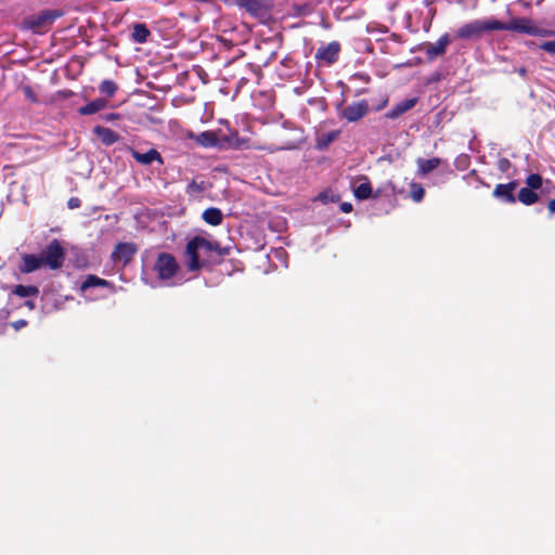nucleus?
Instances as JSON below:
<instances>
[{
	"label": "nucleus",
	"instance_id": "nucleus-5",
	"mask_svg": "<svg viewBox=\"0 0 555 555\" xmlns=\"http://www.w3.org/2000/svg\"><path fill=\"white\" fill-rule=\"evenodd\" d=\"M179 263L173 255L169 253H159L154 263V270L159 280L166 281L176 276L179 271Z\"/></svg>",
	"mask_w": 555,
	"mask_h": 555
},
{
	"label": "nucleus",
	"instance_id": "nucleus-31",
	"mask_svg": "<svg viewBox=\"0 0 555 555\" xmlns=\"http://www.w3.org/2000/svg\"><path fill=\"white\" fill-rule=\"evenodd\" d=\"M205 189L206 185L204 181L197 182L196 180H192L186 186V193L189 195H196L204 192Z\"/></svg>",
	"mask_w": 555,
	"mask_h": 555
},
{
	"label": "nucleus",
	"instance_id": "nucleus-35",
	"mask_svg": "<svg viewBox=\"0 0 555 555\" xmlns=\"http://www.w3.org/2000/svg\"><path fill=\"white\" fill-rule=\"evenodd\" d=\"M534 31L535 33H532V36L548 37L555 35V31L539 27L537 25H534Z\"/></svg>",
	"mask_w": 555,
	"mask_h": 555
},
{
	"label": "nucleus",
	"instance_id": "nucleus-4",
	"mask_svg": "<svg viewBox=\"0 0 555 555\" xmlns=\"http://www.w3.org/2000/svg\"><path fill=\"white\" fill-rule=\"evenodd\" d=\"M198 245H201L199 253L201 264H203V269L210 267L211 264L216 263L219 258L229 254L228 248H223L219 245L218 242L208 241L203 236H199Z\"/></svg>",
	"mask_w": 555,
	"mask_h": 555
},
{
	"label": "nucleus",
	"instance_id": "nucleus-7",
	"mask_svg": "<svg viewBox=\"0 0 555 555\" xmlns=\"http://www.w3.org/2000/svg\"><path fill=\"white\" fill-rule=\"evenodd\" d=\"M451 42V37L448 33L439 37L436 42H425L420 50L425 54L428 61H434L438 56L446 53L448 44Z\"/></svg>",
	"mask_w": 555,
	"mask_h": 555
},
{
	"label": "nucleus",
	"instance_id": "nucleus-3",
	"mask_svg": "<svg viewBox=\"0 0 555 555\" xmlns=\"http://www.w3.org/2000/svg\"><path fill=\"white\" fill-rule=\"evenodd\" d=\"M42 263L50 270H59L63 267L66 251L60 241L53 238L40 253Z\"/></svg>",
	"mask_w": 555,
	"mask_h": 555
},
{
	"label": "nucleus",
	"instance_id": "nucleus-36",
	"mask_svg": "<svg viewBox=\"0 0 555 555\" xmlns=\"http://www.w3.org/2000/svg\"><path fill=\"white\" fill-rule=\"evenodd\" d=\"M511 167L512 163L509 162V159L502 157L498 160V169L501 172H507L511 169Z\"/></svg>",
	"mask_w": 555,
	"mask_h": 555
},
{
	"label": "nucleus",
	"instance_id": "nucleus-44",
	"mask_svg": "<svg viewBox=\"0 0 555 555\" xmlns=\"http://www.w3.org/2000/svg\"><path fill=\"white\" fill-rule=\"evenodd\" d=\"M25 306L28 307L29 309H34L35 308V302L33 300H26L25 301Z\"/></svg>",
	"mask_w": 555,
	"mask_h": 555
},
{
	"label": "nucleus",
	"instance_id": "nucleus-34",
	"mask_svg": "<svg viewBox=\"0 0 555 555\" xmlns=\"http://www.w3.org/2000/svg\"><path fill=\"white\" fill-rule=\"evenodd\" d=\"M539 49L545 51L551 55H555V40L544 41L539 46Z\"/></svg>",
	"mask_w": 555,
	"mask_h": 555
},
{
	"label": "nucleus",
	"instance_id": "nucleus-1",
	"mask_svg": "<svg viewBox=\"0 0 555 555\" xmlns=\"http://www.w3.org/2000/svg\"><path fill=\"white\" fill-rule=\"evenodd\" d=\"M63 15V11L59 9L42 10L38 14L26 16L21 24V29L43 35L48 33L54 22Z\"/></svg>",
	"mask_w": 555,
	"mask_h": 555
},
{
	"label": "nucleus",
	"instance_id": "nucleus-26",
	"mask_svg": "<svg viewBox=\"0 0 555 555\" xmlns=\"http://www.w3.org/2000/svg\"><path fill=\"white\" fill-rule=\"evenodd\" d=\"M517 199L524 205L529 206L538 202L539 195L531 189L521 188L518 192V195L516 196V201Z\"/></svg>",
	"mask_w": 555,
	"mask_h": 555
},
{
	"label": "nucleus",
	"instance_id": "nucleus-40",
	"mask_svg": "<svg viewBox=\"0 0 555 555\" xmlns=\"http://www.w3.org/2000/svg\"><path fill=\"white\" fill-rule=\"evenodd\" d=\"M81 205V202L78 197H70L67 202V206L70 209L79 208Z\"/></svg>",
	"mask_w": 555,
	"mask_h": 555
},
{
	"label": "nucleus",
	"instance_id": "nucleus-29",
	"mask_svg": "<svg viewBox=\"0 0 555 555\" xmlns=\"http://www.w3.org/2000/svg\"><path fill=\"white\" fill-rule=\"evenodd\" d=\"M526 188L537 191L542 188L543 179L539 173H530L526 179Z\"/></svg>",
	"mask_w": 555,
	"mask_h": 555
},
{
	"label": "nucleus",
	"instance_id": "nucleus-30",
	"mask_svg": "<svg viewBox=\"0 0 555 555\" xmlns=\"http://www.w3.org/2000/svg\"><path fill=\"white\" fill-rule=\"evenodd\" d=\"M424 195H425V190L422 186V184L412 182L411 183V198L415 203H420L424 198Z\"/></svg>",
	"mask_w": 555,
	"mask_h": 555
},
{
	"label": "nucleus",
	"instance_id": "nucleus-9",
	"mask_svg": "<svg viewBox=\"0 0 555 555\" xmlns=\"http://www.w3.org/2000/svg\"><path fill=\"white\" fill-rule=\"evenodd\" d=\"M137 251L138 246L134 243H118L114 247L111 258L115 263H121L125 267L132 260Z\"/></svg>",
	"mask_w": 555,
	"mask_h": 555
},
{
	"label": "nucleus",
	"instance_id": "nucleus-18",
	"mask_svg": "<svg viewBox=\"0 0 555 555\" xmlns=\"http://www.w3.org/2000/svg\"><path fill=\"white\" fill-rule=\"evenodd\" d=\"M95 287H108L111 289H114V285L109 281L92 274L86 278V280L82 282L80 286V289L81 292H88L90 288Z\"/></svg>",
	"mask_w": 555,
	"mask_h": 555
},
{
	"label": "nucleus",
	"instance_id": "nucleus-2",
	"mask_svg": "<svg viewBox=\"0 0 555 555\" xmlns=\"http://www.w3.org/2000/svg\"><path fill=\"white\" fill-rule=\"evenodd\" d=\"M500 27L498 20H474L457 28L455 38L463 40H478L486 33L498 30Z\"/></svg>",
	"mask_w": 555,
	"mask_h": 555
},
{
	"label": "nucleus",
	"instance_id": "nucleus-6",
	"mask_svg": "<svg viewBox=\"0 0 555 555\" xmlns=\"http://www.w3.org/2000/svg\"><path fill=\"white\" fill-rule=\"evenodd\" d=\"M199 236L191 238L185 246L184 250V264L190 272H198L203 269L201 264Z\"/></svg>",
	"mask_w": 555,
	"mask_h": 555
},
{
	"label": "nucleus",
	"instance_id": "nucleus-14",
	"mask_svg": "<svg viewBox=\"0 0 555 555\" xmlns=\"http://www.w3.org/2000/svg\"><path fill=\"white\" fill-rule=\"evenodd\" d=\"M132 158L141 165H151L154 162L163 165L164 160L160 153L156 149H150L146 152H140L138 150H131Z\"/></svg>",
	"mask_w": 555,
	"mask_h": 555
},
{
	"label": "nucleus",
	"instance_id": "nucleus-20",
	"mask_svg": "<svg viewBox=\"0 0 555 555\" xmlns=\"http://www.w3.org/2000/svg\"><path fill=\"white\" fill-rule=\"evenodd\" d=\"M106 104H107V100L102 99V98H96V99L92 100L91 102H89L88 104L80 106L78 108V113L82 116H89V115L95 114V113L100 112L101 109H103L106 106Z\"/></svg>",
	"mask_w": 555,
	"mask_h": 555
},
{
	"label": "nucleus",
	"instance_id": "nucleus-19",
	"mask_svg": "<svg viewBox=\"0 0 555 555\" xmlns=\"http://www.w3.org/2000/svg\"><path fill=\"white\" fill-rule=\"evenodd\" d=\"M233 2L253 16H259L264 10L260 0H233Z\"/></svg>",
	"mask_w": 555,
	"mask_h": 555
},
{
	"label": "nucleus",
	"instance_id": "nucleus-27",
	"mask_svg": "<svg viewBox=\"0 0 555 555\" xmlns=\"http://www.w3.org/2000/svg\"><path fill=\"white\" fill-rule=\"evenodd\" d=\"M338 134L339 131L336 130L322 133L317 141V147L319 150L327 147L333 141H335L338 138Z\"/></svg>",
	"mask_w": 555,
	"mask_h": 555
},
{
	"label": "nucleus",
	"instance_id": "nucleus-17",
	"mask_svg": "<svg viewBox=\"0 0 555 555\" xmlns=\"http://www.w3.org/2000/svg\"><path fill=\"white\" fill-rule=\"evenodd\" d=\"M417 101H418L417 98H411V99H405V100L397 103L396 105L392 106L391 109H389L386 113V117L389 118V119H397V118H399L405 112H408L411 108H413L416 105Z\"/></svg>",
	"mask_w": 555,
	"mask_h": 555
},
{
	"label": "nucleus",
	"instance_id": "nucleus-21",
	"mask_svg": "<svg viewBox=\"0 0 555 555\" xmlns=\"http://www.w3.org/2000/svg\"><path fill=\"white\" fill-rule=\"evenodd\" d=\"M151 36V31L144 23H135L131 34V40L135 43H145Z\"/></svg>",
	"mask_w": 555,
	"mask_h": 555
},
{
	"label": "nucleus",
	"instance_id": "nucleus-8",
	"mask_svg": "<svg viewBox=\"0 0 555 555\" xmlns=\"http://www.w3.org/2000/svg\"><path fill=\"white\" fill-rule=\"evenodd\" d=\"M500 27L498 30H509L518 34H526L532 36L534 31L535 23L528 17H516L511 20L508 23L499 21Z\"/></svg>",
	"mask_w": 555,
	"mask_h": 555
},
{
	"label": "nucleus",
	"instance_id": "nucleus-15",
	"mask_svg": "<svg viewBox=\"0 0 555 555\" xmlns=\"http://www.w3.org/2000/svg\"><path fill=\"white\" fill-rule=\"evenodd\" d=\"M42 259L40 255L35 254H24L22 256V262L18 267V270L23 274H28L35 272L41 268H43Z\"/></svg>",
	"mask_w": 555,
	"mask_h": 555
},
{
	"label": "nucleus",
	"instance_id": "nucleus-11",
	"mask_svg": "<svg viewBox=\"0 0 555 555\" xmlns=\"http://www.w3.org/2000/svg\"><path fill=\"white\" fill-rule=\"evenodd\" d=\"M197 143L204 147H224L232 144V138L225 134L218 137L212 131H204L197 135Z\"/></svg>",
	"mask_w": 555,
	"mask_h": 555
},
{
	"label": "nucleus",
	"instance_id": "nucleus-32",
	"mask_svg": "<svg viewBox=\"0 0 555 555\" xmlns=\"http://www.w3.org/2000/svg\"><path fill=\"white\" fill-rule=\"evenodd\" d=\"M470 164V158L467 154H460L454 159V166L457 170H466Z\"/></svg>",
	"mask_w": 555,
	"mask_h": 555
},
{
	"label": "nucleus",
	"instance_id": "nucleus-39",
	"mask_svg": "<svg viewBox=\"0 0 555 555\" xmlns=\"http://www.w3.org/2000/svg\"><path fill=\"white\" fill-rule=\"evenodd\" d=\"M100 118L105 121V122H113L117 119L120 118V115L117 114V113H106V114H102L100 115Z\"/></svg>",
	"mask_w": 555,
	"mask_h": 555
},
{
	"label": "nucleus",
	"instance_id": "nucleus-12",
	"mask_svg": "<svg viewBox=\"0 0 555 555\" xmlns=\"http://www.w3.org/2000/svg\"><path fill=\"white\" fill-rule=\"evenodd\" d=\"M369 112V103L366 100H361L347 105L343 112L341 117L349 122H356L363 118Z\"/></svg>",
	"mask_w": 555,
	"mask_h": 555
},
{
	"label": "nucleus",
	"instance_id": "nucleus-38",
	"mask_svg": "<svg viewBox=\"0 0 555 555\" xmlns=\"http://www.w3.org/2000/svg\"><path fill=\"white\" fill-rule=\"evenodd\" d=\"M351 79L352 80H360L364 83H369L371 81V77L369 74L364 73V72H358V73H354L352 76H351Z\"/></svg>",
	"mask_w": 555,
	"mask_h": 555
},
{
	"label": "nucleus",
	"instance_id": "nucleus-10",
	"mask_svg": "<svg viewBox=\"0 0 555 555\" xmlns=\"http://www.w3.org/2000/svg\"><path fill=\"white\" fill-rule=\"evenodd\" d=\"M340 43L338 41H332L326 46L318 48L315 53V60L326 65H333L339 59Z\"/></svg>",
	"mask_w": 555,
	"mask_h": 555
},
{
	"label": "nucleus",
	"instance_id": "nucleus-22",
	"mask_svg": "<svg viewBox=\"0 0 555 555\" xmlns=\"http://www.w3.org/2000/svg\"><path fill=\"white\" fill-rule=\"evenodd\" d=\"M442 163L441 158L433 157L430 159L418 158L417 159V168L418 175L426 176L433 170H435Z\"/></svg>",
	"mask_w": 555,
	"mask_h": 555
},
{
	"label": "nucleus",
	"instance_id": "nucleus-46",
	"mask_svg": "<svg viewBox=\"0 0 555 555\" xmlns=\"http://www.w3.org/2000/svg\"><path fill=\"white\" fill-rule=\"evenodd\" d=\"M518 73H519V75L525 76L527 70H526V68L521 67V68H519Z\"/></svg>",
	"mask_w": 555,
	"mask_h": 555
},
{
	"label": "nucleus",
	"instance_id": "nucleus-37",
	"mask_svg": "<svg viewBox=\"0 0 555 555\" xmlns=\"http://www.w3.org/2000/svg\"><path fill=\"white\" fill-rule=\"evenodd\" d=\"M318 198L323 203L327 204L330 202L338 201V196L331 195L327 191H323L318 195Z\"/></svg>",
	"mask_w": 555,
	"mask_h": 555
},
{
	"label": "nucleus",
	"instance_id": "nucleus-45",
	"mask_svg": "<svg viewBox=\"0 0 555 555\" xmlns=\"http://www.w3.org/2000/svg\"><path fill=\"white\" fill-rule=\"evenodd\" d=\"M380 195H382V190H380V189H377L375 192H373L372 197L377 198V197H379Z\"/></svg>",
	"mask_w": 555,
	"mask_h": 555
},
{
	"label": "nucleus",
	"instance_id": "nucleus-43",
	"mask_svg": "<svg viewBox=\"0 0 555 555\" xmlns=\"http://www.w3.org/2000/svg\"><path fill=\"white\" fill-rule=\"evenodd\" d=\"M547 207L551 214H555V198L548 202Z\"/></svg>",
	"mask_w": 555,
	"mask_h": 555
},
{
	"label": "nucleus",
	"instance_id": "nucleus-33",
	"mask_svg": "<svg viewBox=\"0 0 555 555\" xmlns=\"http://www.w3.org/2000/svg\"><path fill=\"white\" fill-rule=\"evenodd\" d=\"M22 91L29 102L38 103V96L29 85H24Z\"/></svg>",
	"mask_w": 555,
	"mask_h": 555
},
{
	"label": "nucleus",
	"instance_id": "nucleus-25",
	"mask_svg": "<svg viewBox=\"0 0 555 555\" xmlns=\"http://www.w3.org/2000/svg\"><path fill=\"white\" fill-rule=\"evenodd\" d=\"M39 294V288L34 285H14L11 289L10 295H15L22 298H27L31 296H37Z\"/></svg>",
	"mask_w": 555,
	"mask_h": 555
},
{
	"label": "nucleus",
	"instance_id": "nucleus-13",
	"mask_svg": "<svg viewBox=\"0 0 555 555\" xmlns=\"http://www.w3.org/2000/svg\"><path fill=\"white\" fill-rule=\"evenodd\" d=\"M518 186V181L513 180L508 183H500L494 188L493 197L501 203L514 204L516 203L515 191Z\"/></svg>",
	"mask_w": 555,
	"mask_h": 555
},
{
	"label": "nucleus",
	"instance_id": "nucleus-41",
	"mask_svg": "<svg viewBox=\"0 0 555 555\" xmlns=\"http://www.w3.org/2000/svg\"><path fill=\"white\" fill-rule=\"evenodd\" d=\"M340 210L345 214H349L352 211L353 207H352V204L349 203V202H344L340 204Z\"/></svg>",
	"mask_w": 555,
	"mask_h": 555
},
{
	"label": "nucleus",
	"instance_id": "nucleus-28",
	"mask_svg": "<svg viewBox=\"0 0 555 555\" xmlns=\"http://www.w3.org/2000/svg\"><path fill=\"white\" fill-rule=\"evenodd\" d=\"M117 89H118L117 85L111 79L103 80L99 86V91L102 94L107 95L108 98L114 96Z\"/></svg>",
	"mask_w": 555,
	"mask_h": 555
},
{
	"label": "nucleus",
	"instance_id": "nucleus-24",
	"mask_svg": "<svg viewBox=\"0 0 555 555\" xmlns=\"http://www.w3.org/2000/svg\"><path fill=\"white\" fill-rule=\"evenodd\" d=\"M202 218L210 225H219L223 220V214L219 208L209 207L204 210Z\"/></svg>",
	"mask_w": 555,
	"mask_h": 555
},
{
	"label": "nucleus",
	"instance_id": "nucleus-42",
	"mask_svg": "<svg viewBox=\"0 0 555 555\" xmlns=\"http://www.w3.org/2000/svg\"><path fill=\"white\" fill-rule=\"evenodd\" d=\"M27 325V321L24 319L17 320L12 323V326L15 331H20L21 328L25 327Z\"/></svg>",
	"mask_w": 555,
	"mask_h": 555
},
{
	"label": "nucleus",
	"instance_id": "nucleus-23",
	"mask_svg": "<svg viewBox=\"0 0 555 555\" xmlns=\"http://www.w3.org/2000/svg\"><path fill=\"white\" fill-rule=\"evenodd\" d=\"M364 181L353 189V195L359 201H365L372 197L373 189L367 177L362 178Z\"/></svg>",
	"mask_w": 555,
	"mask_h": 555
},
{
	"label": "nucleus",
	"instance_id": "nucleus-16",
	"mask_svg": "<svg viewBox=\"0 0 555 555\" xmlns=\"http://www.w3.org/2000/svg\"><path fill=\"white\" fill-rule=\"evenodd\" d=\"M92 131L105 146H111L120 140L119 133L103 126L98 125L92 129Z\"/></svg>",
	"mask_w": 555,
	"mask_h": 555
}]
</instances>
